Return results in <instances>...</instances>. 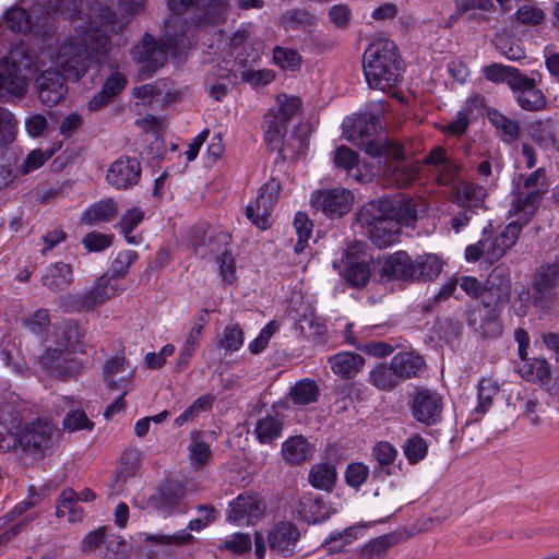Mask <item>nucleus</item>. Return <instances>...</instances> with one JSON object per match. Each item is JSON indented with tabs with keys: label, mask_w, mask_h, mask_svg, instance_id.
I'll use <instances>...</instances> for the list:
<instances>
[{
	"label": "nucleus",
	"mask_w": 559,
	"mask_h": 559,
	"mask_svg": "<svg viewBox=\"0 0 559 559\" xmlns=\"http://www.w3.org/2000/svg\"><path fill=\"white\" fill-rule=\"evenodd\" d=\"M100 23L87 22L74 28L59 45L56 63L67 79L79 80L98 61L97 56L108 51V33H119L129 23L128 16H119L108 7L99 9Z\"/></svg>",
	"instance_id": "1"
},
{
	"label": "nucleus",
	"mask_w": 559,
	"mask_h": 559,
	"mask_svg": "<svg viewBox=\"0 0 559 559\" xmlns=\"http://www.w3.org/2000/svg\"><path fill=\"white\" fill-rule=\"evenodd\" d=\"M547 191L545 168H537L530 175L520 177V181L513 189V199L509 209L510 216H518V219L508 224L498 235L504 248L509 250L515 245L523 226L535 215Z\"/></svg>",
	"instance_id": "2"
},
{
	"label": "nucleus",
	"mask_w": 559,
	"mask_h": 559,
	"mask_svg": "<svg viewBox=\"0 0 559 559\" xmlns=\"http://www.w3.org/2000/svg\"><path fill=\"white\" fill-rule=\"evenodd\" d=\"M362 68L370 88L385 92L395 86L402 66L394 41L378 39L370 44L362 56Z\"/></svg>",
	"instance_id": "3"
},
{
	"label": "nucleus",
	"mask_w": 559,
	"mask_h": 559,
	"mask_svg": "<svg viewBox=\"0 0 559 559\" xmlns=\"http://www.w3.org/2000/svg\"><path fill=\"white\" fill-rule=\"evenodd\" d=\"M179 17H173L167 21L160 43L145 35L143 40L132 49V58L139 64V74L141 79L151 76L158 68L167 61L168 52L176 50L183 43L186 29L178 34L175 28L181 25Z\"/></svg>",
	"instance_id": "4"
},
{
	"label": "nucleus",
	"mask_w": 559,
	"mask_h": 559,
	"mask_svg": "<svg viewBox=\"0 0 559 559\" xmlns=\"http://www.w3.org/2000/svg\"><path fill=\"white\" fill-rule=\"evenodd\" d=\"M380 116L364 112L357 116L346 130V139L373 158L397 157L402 154V144L395 140L377 138L381 130Z\"/></svg>",
	"instance_id": "5"
},
{
	"label": "nucleus",
	"mask_w": 559,
	"mask_h": 559,
	"mask_svg": "<svg viewBox=\"0 0 559 559\" xmlns=\"http://www.w3.org/2000/svg\"><path fill=\"white\" fill-rule=\"evenodd\" d=\"M354 224L379 248L393 245L400 231L396 222L382 212L376 200L359 207L355 214Z\"/></svg>",
	"instance_id": "6"
},
{
	"label": "nucleus",
	"mask_w": 559,
	"mask_h": 559,
	"mask_svg": "<svg viewBox=\"0 0 559 559\" xmlns=\"http://www.w3.org/2000/svg\"><path fill=\"white\" fill-rule=\"evenodd\" d=\"M33 61L23 48H14L0 61V91L22 96L26 92L27 73Z\"/></svg>",
	"instance_id": "7"
},
{
	"label": "nucleus",
	"mask_w": 559,
	"mask_h": 559,
	"mask_svg": "<svg viewBox=\"0 0 559 559\" xmlns=\"http://www.w3.org/2000/svg\"><path fill=\"white\" fill-rule=\"evenodd\" d=\"M120 288L104 275L96 280L93 287L78 294H69L59 298V305L66 312L90 311L103 305L119 293Z\"/></svg>",
	"instance_id": "8"
},
{
	"label": "nucleus",
	"mask_w": 559,
	"mask_h": 559,
	"mask_svg": "<svg viewBox=\"0 0 559 559\" xmlns=\"http://www.w3.org/2000/svg\"><path fill=\"white\" fill-rule=\"evenodd\" d=\"M281 191L277 179L271 178L259 190L254 202L246 207V215L259 229L271 227V214Z\"/></svg>",
	"instance_id": "9"
},
{
	"label": "nucleus",
	"mask_w": 559,
	"mask_h": 559,
	"mask_svg": "<svg viewBox=\"0 0 559 559\" xmlns=\"http://www.w3.org/2000/svg\"><path fill=\"white\" fill-rule=\"evenodd\" d=\"M377 264H380L379 260L361 259L352 250H347L340 262H333V267L338 270L340 275L348 286L364 288L369 283Z\"/></svg>",
	"instance_id": "10"
},
{
	"label": "nucleus",
	"mask_w": 559,
	"mask_h": 559,
	"mask_svg": "<svg viewBox=\"0 0 559 559\" xmlns=\"http://www.w3.org/2000/svg\"><path fill=\"white\" fill-rule=\"evenodd\" d=\"M175 14L192 11L200 23H221L226 19L227 0H167Z\"/></svg>",
	"instance_id": "11"
},
{
	"label": "nucleus",
	"mask_w": 559,
	"mask_h": 559,
	"mask_svg": "<svg viewBox=\"0 0 559 559\" xmlns=\"http://www.w3.org/2000/svg\"><path fill=\"white\" fill-rule=\"evenodd\" d=\"M443 403L441 395L428 388L416 389L411 402L414 419L426 426H433L442 419Z\"/></svg>",
	"instance_id": "12"
},
{
	"label": "nucleus",
	"mask_w": 559,
	"mask_h": 559,
	"mask_svg": "<svg viewBox=\"0 0 559 559\" xmlns=\"http://www.w3.org/2000/svg\"><path fill=\"white\" fill-rule=\"evenodd\" d=\"M383 159L382 180L389 187L406 188L419 176L420 167L417 163L406 159V152L402 145L401 156H390Z\"/></svg>",
	"instance_id": "13"
},
{
	"label": "nucleus",
	"mask_w": 559,
	"mask_h": 559,
	"mask_svg": "<svg viewBox=\"0 0 559 559\" xmlns=\"http://www.w3.org/2000/svg\"><path fill=\"white\" fill-rule=\"evenodd\" d=\"M376 202L381 206V210L391 219L396 222V226H413L418 219L419 209L424 203L403 194L388 195L377 199Z\"/></svg>",
	"instance_id": "14"
},
{
	"label": "nucleus",
	"mask_w": 559,
	"mask_h": 559,
	"mask_svg": "<svg viewBox=\"0 0 559 559\" xmlns=\"http://www.w3.org/2000/svg\"><path fill=\"white\" fill-rule=\"evenodd\" d=\"M353 201V193L344 188L319 190L311 195V205L331 218L347 214Z\"/></svg>",
	"instance_id": "15"
},
{
	"label": "nucleus",
	"mask_w": 559,
	"mask_h": 559,
	"mask_svg": "<svg viewBox=\"0 0 559 559\" xmlns=\"http://www.w3.org/2000/svg\"><path fill=\"white\" fill-rule=\"evenodd\" d=\"M187 496L186 486L177 480H167L159 486L156 495L150 499L151 504L163 515L186 513L188 506L185 502Z\"/></svg>",
	"instance_id": "16"
},
{
	"label": "nucleus",
	"mask_w": 559,
	"mask_h": 559,
	"mask_svg": "<svg viewBox=\"0 0 559 559\" xmlns=\"http://www.w3.org/2000/svg\"><path fill=\"white\" fill-rule=\"evenodd\" d=\"M141 170V164L135 157L122 156L110 164L106 181L117 190H127L138 185Z\"/></svg>",
	"instance_id": "17"
},
{
	"label": "nucleus",
	"mask_w": 559,
	"mask_h": 559,
	"mask_svg": "<svg viewBox=\"0 0 559 559\" xmlns=\"http://www.w3.org/2000/svg\"><path fill=\"white\" fill-rule=\"evenodd\" d=\"M66 75L58 70L43 71L35 81L38 98L46 106L57 105L67 94Z\"/></svg>",
	"instance_id": "18"
},
{
	"label": "nucleus",
	"mask_w": 559,
	"mask_h": 559,
	"mask_svg": "<svg viewBox=\"0 0 559 559\" xmlns=\"http://www.w3.org/2000/svg\"><path fill=\"white\" fill-rule=\"evenodd\" d=\"M300 532L292 522H278L267 533V545L273 552L282 557L294 555Z\"/></svg>",
	"instance_id": "19"
},
{
	"label": "nucleus",
	"mask_w": 559,
	"mask_h": 559,
	"mask_svg": "<svg viewBox=\"0 0 559 559\" xmlns=\"http://www.w3.org/2000/svg\"><path fill=\"white\" fill-rule=\"evenodd\" d=\"M424 164L433 168L439 185H450L460 174V163L450 156L448 152L441 147H433L425 157Z\"/></svg>",
	"instance_id": "20"
},
{
	"label": "nucleus",
	"mask_w": 559,
	"mask_h": 559,
	"mask_svg": "<svg viewBox=\"0 0 559 559\" xmlns=\"http://www.w3.org/2000/svg\"><path fill=\"white\" fill-rule=\"evenodd\" d=\"M519 106L527 111H537L546 107V96L537 88L535 80L521 72L511 86Z\"/></svg>",
	"instance_id": "21"
},
{
	"label": "nucleus",
	"mask_w": 559,
	"mask_h": 559,
	"mask_svg": "<svg viewBox=\"0 0 559 559\" xmlns=\"http://www.w3.org/2000/svg\"><path fill=\"white\" fill-rule=\"evenodd\" d=\"M52 426L38 419L26 425L20 432L17 441L26 452L44 451L51 444Z\"/></svg>",
	"instance_id": "22"
},
{
	"label": "nucleus",
	"mask_w": 559,
	"mask_h": 559,
	"mask_svg": "<svg viewBox=\"0 0 559 559\" xmlns=\"http://www.w3.org/2000/svg\"><path fill=\"white\" fill-rule=\"evenodd\" d=\"M264 512L265 503L258 496L239 495L229 506L228 520L253 524Z\"/></svg>",
	"instance_id": "23"
},
{
	"label": "nucleus",
	"mask_w": 559,
	"mask_h": 559,
	"mask_svg": "<svg viewBox=\"0 0 559 559\" xmlns=\"http://www.w3.org/2000/svg\"><path fill=\"white\" fill-rule=\"evenodd\" d=\"M383 278L414 282L416 278L415 261L405 251H397L389 255L383 261L380 271L379 281Z\"/></svg>",
	"instance_id": "24"
},
{
	"label": "nucleus",
	"mask_w": 559,
	"mask_h": 559,
	"mask_svg": "<svg viewBox=\"0 0 559 559\" xmlns=\"http://www.w3.org/2000/svg\"><path fill=\"white\" fill-rule=\"evenodd\" d=\"M328 362L332 372L342 379H354L364 368L365 358L354 352H340L329 357Z\"/></svg>",
	"instance_id": "25"
},
{
	"label": "nucleus",
	"mask_w": 559,
	"mask_h": 559,
	"mask_svg": "<svg viewBox=\"0 0 559 559\" xmlns=\"http://www.w3.org/2000/svg\"><path fill=\"white\" fill-rule=\"evenodd\" d=\"M299 518L308 523H320L328 520L333 511L318 495L305 493L298 503Z\"/></svg>",
	"instance_id": "26"
},
{
	"label": "nucleus",
	"mask_w": 559,
	"mask_h": 559,
	"mask_svg": "<svg viewBox=\"0 0 559 559\" xmlns=\"http://www.w3.org/2000/svg\"><path fill=\"white\" fill-rule=\"evenodd\" d=\"M390 362L399 381L419 377L426 367L421 356L407 352L397 353Z\"/></svg>",
	"instance_id": "27"
},
{
	"label": "nucleus",
	"mask_w": 559,
	"mask_h": 559,
	"mask_svg": "<svg viewBox=\"0 0 559 559\" xmlns=\"http://www.w3.org/2000/svg\"><path fill=\"white\" fill-rule=\"evenodd\" d=\"M203 431L192 430L188 447L189 462L194 469H201L212 461V450Z\"/></svg>",
	"instance_id": "28"
},
{
	"label": "nucleus",
	"mask_w": 559,
	"mask_h": 559,
	"mask_svg": "<svg viewBox=\"0 0 559 559\" xmlns=\"http://www.w3.org/2000/svg\"><path fill=\"white\" fill-rule=\"evenodd\" d=\"M84 514L83 508L79 506L76 492L72 488L63 489L56 501V516L68 515L69 522L76 523L84 519Z\"/></svg>",
	"instance_id": "29"
},
{
	"label": "nucleus",
	"mask_w": 559,
	"mask_h": 559,
	"mask_svg": "<svg viewBox=\"0 0 559 559\" xmlns=\"http://www.w3.org/2000/svg\"><path fill=\"white\" fill-rule=\"evenodd\" d=\"M73 281L72 269L69 264L57 262L49 266L41 276V283L51 292L64 290Z\"/></svg>",
	"instance_id": "30"
},
{
	"label": "nucleus",
	"mask_w": 559,
	"mask_h": 559,
	"mask_svg": "<svg viewBox=\"0 0 559 559\" xmlns=\"http://www.w3.org/2000/svg\"><path fill=\"white\" fill-rule=\"evenodd\" d=\"M40 364L57 377L71 376L73 372V362L69 359V354L61 349H47L40 357Z\"/></svg>",
	"instance_id": "31"
},
{
	"label": "nucleus",
	"mask_w": 559,
	"mask_h": 559,
	"mask_svg": "<svg viewBox=\"0 0 559 559\" xmlns=\"http://www.w3.org/2000/svg\"><path fill=\"white\" fill-rule=\"evenodd\" d=\"M118 214V205L114 199H105L92 204L82 214L81 222L87 225L107 223Z\"/></svg>",
	"instance_id": "32"
},
{
	"label": "nucleus",
	"mask_w": 559,
	"mask_h": 559,
	"mask_svg": "<svg viewBox=\"0 0 559 559\" xmlns=\"http://www.w3.org/2000/svg\"><path fill=\"white\" fill-rule=\"evenodd\" d=\"M532 140L542 148L549 150L557 146L556 122L552 118L534 121L528 127Z\"/></svg>",
	"instance_id": "33"
},
{
	"label": "nucleus",
	"mask_w": 559,
	"mask_h": 559,
	"mask_svg": "<svg viewBox=\"0 0 559 559\" xmlns=\"http://www.w3.org/2000/svg\"><path fill=\"white\" fill-rule=\"evenodd\" d=\"M487 287L497 300L508 297L511 290L510 270L504 264L497 265L486 280Z\"/></svg>",
	"instance_id": "34"
},
{
	"label": "nucleus",
	"mask_w": 559,
	"mask_h": 559,
	"mask_svg": "<svg viewBox=\"0 0 559 559\" xmlns=\"http://www.w3.org/2000/svg\"><path fill=\"white\" fill-rule=\"evenodd\" d=\"M518 372L526 381L546 384L551 379L549 364L545 358H533L518 366Z\"/></svg>",
	"instance_id": "35"
},
{
	"label": "nucleus",
	"mask_w": 559,
	"mask_h": 559,
	"mask_svg": "<svg viewBox=\"0 0 559 559\" xmlns=\"http://www.w3.org/2000/svg\"><path fill=\"white\" fill-rule=\"evenodd\" d=\"M282 454L287 463L298 465L309 457L310 445L302 436H295L282 444Z\"/></svg>",
	"instance_id": "36"
},
{
	"label": "nucleus",
	"mask_w": 559,
	"mask_h": 559,
	"mask_svg": "<svg viewBox=\"0 0 559 559\" xmlns=\"http://www.w3.org/2000/svg\"><path fill=\"white\" fill-rule=\"evenodd\" d=\"M486 198L484 187L465 182L457 190V204L465 210H472L473 213L477 209H481Z\"/></svg>",
	"instance_id": "37"
},
{
	"label": "nucleus",
	"mask_w": 559,
	"mask_h": 559,
	"mask_svg": "<svg viewBox=\"0 0 559 559\" xmlns=\"http://www.w3.org/2000/svg\"><path fill=\"white\" fill-rule=\"evenodd\" d=\"M368 382L380 391H392L400 383L391 362L376 365L369 371Z\"/></svg>",
	"instance_id": "38"
},
{
	"label": "nucleus",
	"mask_w": 559,
	"mask_h": 559,
	"mask_svg": "<svg viewBox=\"0 0 559 559\" xmlns=\"http://www.w3.org/2000/svg\"><path fill=\"white\" fill-rule=\"evenodd\" d=\"M488 120L501 133L504 142L511 143L520 135V126L516 121L509 119L497 109L490 108L487 111Z\"/></svg>",
	"instance_id": "39"
},
{
	"label": "nucleus",
	"mask_w": 559,
	"mask_h": 559,
	"mask_svg": "<svg viewBox=\"0 0 559 559\" xmlns=\"http://www.w3.org/2000/svg\"><path fill=\"white\" fill-rule=\"evenodd\" d=\"M336 469L329 463L316 464L311 467L308 480L317 489L330 490L336 481Z\"/></svg>",
	"instance_id": "40"
},
{
	"label": "nucleus",
	"mask_w": 559,
	"mask_h": 559,
	"mask_svg": "<svg viewBox=\"0 0 559 559\" xmlns=\"http://www.w3.org/2000/svg\"><path fill=\"white\" fill-rule=\"evenodd\" d=\"M416 278L415 281L427 282L439 276L442 270V261L438 255L426 253L418 255L415 260Z\"/></svg>",
	"instance_id": "41"
},
{
	"label": "nucleus",
	"mask_w": 559,
	"mask_h": 559,
	"mask_svg": "<svg viewBox=\"0 0 559 559\" xmlns=\"http://www.w3.org/2000/svg\"><path fill=\"white\" fill-rule=\"evenodd\" d=\"M264 140L272 150L280 148L287 132V123L277 119L274 114H266L264 119Z\"/></svg>",
	"instance_id": "42"
},
{
	"label": "nucleus",
	"mask_w": 559,
	"mask_h": 559,
	"mask_svg": "<svg viewBox=\"0 0 559 559\" xmlns=\"http://www.w3.org/2000/svg\"><path fill=\"white\" fill-rule=\"evenodd\" d=\"M289 396L296 405H308L318 400L319 388L313 380L302 379L292 386Z\"/></svg>",
	"instance_id": "43"
},
{
	"label": "nucleus",
	"mask_w": 559,
	"mask_h": 559,
	"mask_svg": "<svg viewBox=\"0 0 559 559\" xmlns=\"http://www.w3.org/2000/svg\"><path fill=\"white\" fill-rule=\"evenodd\" d=\"M533 283L558 292L559 288V258L552 262L543 263L537 267Z\"/></svg>",
	"instance_id": "44"
},
{
	"label": "nucleus",
	"mask_w": 559,
	"mask_h": 559,
	"mask_svg": "<svg viewBox=\"0 0 559 559\" xmlns=\"http://www.w3.org/2000/svg\"><path fill=\"white\" fill-rule=\"evenodd\" d=\"M282 429V421L275 416L267 415L258 420L254 432L261 443H271L281 436Z\"/></svg>",
	"instance_id": "45"
},
{
	"label": "nucleus",
	"mask_w": 559,
	"mask_h": 559,
	"mask_svg": "<svg viewBox=\"0 0 559 559\" xmlns=\"http://www.w3.org/2000/svg\"><path fill=\"white\" fill-rule=\"evenodd\" d=\"M143 219L144 211L135 206L128 210L118 222L117 228L126 237V240L129 243H139V238L136 236H132L131 234L138 227V225L142 223Z\"/></svg>",
	"instance_id": "46"
},
{
	"label": "nucleus",
	"mask_w": 559,
	"mask_h": 559,
	"mask_svg": "<svg viewBox=\"0 0 559 559\" xmlns=\"http://www.w3.org/2000/svg\"><path fill=\"white\" fill-rule=\"evenodd\" d=\"M334 164L338 168L345 169L347 173L356 169L354 174L355 179L358 182H364L367 180V176L360 174V170L357 168L358 166V154L354 152L352 148L341 145L336 148L334 155Z\"/></svg>",
	"instance_id": "47"
},
{
	"label": "nucleus",
	"mask_w": 559,
	"mask_h": 559,
	"mask_svg": "<svg viewBox=\"0 0 559 559\" xmlns=\"http://www.w3.org/2000/svg\"><path fill=\"white\" fill-rule=\"evenodd\" d=\"M486 80L493 83H507L509 87L516 81L521 71L514 67L503 66L500 63H491L483 70Z\"/></svg>",
	"instance_id": "48"
},
{
	"label": "nucleus",
	"mask_w": 559,
	"mask_h": 559,
	"mask_svg": "<svg viewBox=\"0 0 559 559\" xmlns=\"http://www.w3.org/2000/svg\"><path fill=\"white\" fill-rule=\"evenodd\" d=\"M276 103L277 107L271 109L269 114H274L277 119L284 120L285 123H288L301 108V100L299 97L287 96L286 94L278 95Z\"/></svg>",
	"instance_id": "49"
},
{
	"label": "nucleus",
	"mask_w": 559,
	"mask_h": 559,
	"mask_svg": "<svg viewBox=\"0 0 559 559\" xmlns=\"http://www.w3.org/2000/svg\"><path fill=\"white\" fill-rule=\"evenodd\" d=\"M281 22L286 31H296L311 26L314 16L305 9H292L281 16Z\"/></svg>",
	"instance_id": "50"
},
{
	"label": "nucleus",
	"mask_w": 559,
	"mask_h": 559,
	"mask_svg": "<svg viewBox=\"0 0 559 559\" xmlns=\"http://www.w3.org/2000/svg\"><path fill=\"white\" fill-rule=\"evenodd\" d=\"M532 302L538 310L549 312L557 306L559 298L557 290L534 283H532Z\"/></svg>",
	"instance_id": "51"
},
{
	"label": "nucleus",
	"mask_w": 559,
	"mask_h": 559,
	"mask_svg": "<svg viewBox=\"0 0 559 559\" xmlns=\"http://www.w3.org/2000/svg\"><path fill=\"white\" fill-rule=\"evenodd\" d=\"M294 227L297 234L294 251L299 254L302 253L308 246V240L312 234V222L305 213L298 212L294 218Z\"/></svg>",
	"instance_id": "52"
},
{
	"label": "nucleus",
	"mask_w": 559,
	"mask_h": 559,
	"mask_svg": "<svg viewBox=\"0 0 559 559\" xmlns=\"http://www.w3.org/2000/svg\"><path fill=\"white\" fill-rule=\"evenodd\" d=\"M499 392V386L496 381L491 379H483L477 386L478 404L475 412L485 414L492 404L493 396Z\"/></svg>",
	"instance_id": "53"
},
{
	"label": "nucleus",
	"mask_w": 559,
	"mask_h": 559,
	"mask_svg": "<svg viewBox=\"0 0 559 559\" xmlns=\"http://www.w3.org/2000/svg\"><path fill=\"white\" fill-rule=\"evenodd\" d=\"M392 546V537L384 535L370 540L360 548L358 559H383Z\"/></svg>",
	"instance_id": "54"
},
{
	"label": "nucleus",
	"mask_w": 559,
	"mask_h": 559,
	"mask_svg": "<svg viewBox=\"0 0 559 559\" xmlns=\"http://www.w3.org/2000/svg\"><path fill=\"white\" fill-rule=\"evenodd\" d=\"M403 452L409 464H416L426 457L428 444L423 437L414 435L406 439Z\"/></svg>",
	"instance_id": "55"
},
{
	"label": "nucleus",
	"mask_w": 559,
	"mask_h": 559,
	"mask_svg": "<svg viewBox=\"0 0 559 559\" xmlns=\"http://www.w3.org/2000/svg\"><path fill=\"white\" fill-rule=\"evenodd\" d=\"M139 254L134 250L120 251L110 264L108 276L111 281L124 277L129 267L138 260Z\"/></svg>",
	"instance_id": "56"
},
{
	"label": "nucleus",
	"mask_w": 559,
	"mask_h": 559,
	"mask_svg": "<svg viewBox=\"0 0 559 559\" xmlns=\"http://www.w3.org/2000/svg\"><path fill=\"white\" fill-rule=\"evenodd\" d=\"M273 59L283 70L296 71L301 64V56L293 48L276 46L273 49Z\"/></svg>",
	"instance_id": "57"
},
{
	"label": "nucleus",
	"mask_w": 559,
	"mask_h": 559,
	"mask_svg": "<svg viewBox=\"0 0 559 559\" xmlns=\"http://www.w3.org/2000/svg\"><path fill=\"white\" fill-rule=\"evenodd\" d=\"M252 548V542L249 534L235 533L225 538L219 545L218 549L227 550L234 555H245Z\"/></svg>",
	"instance_id": "58"
},
{
	"label": "nucleus",
	"mask_w": 559,
	"mask_h": 559,
	"mask_svg": "<svg viewBox=\"0 0 559 559\" xmlns=\"http://www.w3.org/2000/svg\"><path fill=\"white\" fill-rule=\"evenodd\" d=\"M128 548L127 542L121 536L108 532L100 557L105 559H124L128 555Z\"/></svg>",
	"instance_id": "59"
},
{
	"label": "nucleus",
	"mask_w": 559,
	"mask_h": 559,
	"mask_svg": "<svg viewBox=\"0 0 559 559\" xmlns=\"http://www.w3.org/2000/svg\"><path fill=\"white\" fill-rule=\"evenodd\" d=\"M108 535V528L106 526H100L84 536L81 542V550L85 554H94L98 551L100 556V551L104 550L105 543Z\"/></svg>",
	"instance_id": "60"
},
{
	"label": "nucleus",
	"mask_w": 559,
	"mask_h": 559,
	"mask_svg": "<svg viewBox=\"0 0 559 559\" xmlns=\"http://www.w3.org/2000/svg\"><path fill=\"white\" fill-rule=\"evenodd\" d=\"M495 46L509 60L518 61L525 57L524 49L509 35H498Z\"/></svg>",
	"instance_id": "61"
},
{
	"label": "nucleus",
	"mask_w": 559,
	"mask_h": 559,
	"mask_svg": "<svg viewBox=\"0 0 559 559\" xmlns=\"http://www.w3.org/2000/svg\"><path fill=\"white\" fill-rule=\"evenodd\" d=\"M8 27L15 33H27L31 31V20L26 10L13 8L7 12Z\"/></svg>",
	"instance_id": "62"
},
{
	"label": "nucleus",
	"mask_w": 559,
	"mask_h": 559,
	"mask_svg": "<svg viewBox=\"0 0 559 559\" xmlns=\"http://www.w3.org/2000/svg\"><path fill=\"white\" fill-rule=\"evenodd\" d=\"M245 336L239 325H227L224 329L219 345L227 352H237L243 344Z\"/></svg>",
	"instance_id": "63"
},
{
	"label": "nucleus",
	"mask_w": 559,
	"mask_h": 559,
	"mask_svg": "<svg viewBox=\"0 0 559 559\" xmlns=\"http://www.w3.org/2000/svg\"><path fill=\"white\" fill-rule=\"evenodd\" d=\"M368 476L369 467L361 462L350 463L345 471L346 484L355 489H358Z\"/></svg>",
	"instance_id": "64"
}]
</instances>
